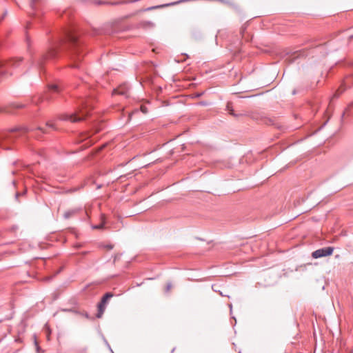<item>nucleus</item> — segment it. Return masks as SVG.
Listing matches in <instances>:
<instances>
[{"label": "nucleus", "instance_id": "obj_1", "mask_svg": "<svg viewBox=\"0 0 353 353\" xmlns=\"http://www.w3.org/2000/svg\"><path fill=\"white\" fill-rule=\"evenodd\" d=\"M92 105L90 103V99H81L79 101V107L77 110L70 114H63L59 117V119L63 121H68L70 122H79L83 120L88 114L89 108Z\"/></svg>", "mask_w": 353, "mask_h": 353}, {"label": "nucleus", "instance_id": "obj_2", "mask_svg": "<svg viewBox=\"0 0 353 353\" xmlns=\"http://www.w3.org/2000/svg\"><path fill=\"white\" fill-rule=\"evenodd\" d=\"M68 39L70 44L72 46V59L74 61V63L71 65V67L74 68H79V65L77 63V61L80 60L81 51L80 49V44L78 40V38L74 34L72 33H69L68 34Z\"/></svg>", "mask_w": 353, "mask_h": 353}, {"label": "nucleus", "instance_id": "obj_3", "mask_svg": "<svg viewBox=\"0 0 353 353\" xmlns=\"http://www.w3.org/2000/svg\"><path fill=\"white\" fill-rule=\"evenodd\" d=\"M22 62V59H17L10 61L8 62L0 61V75H4L9 73L12 74V69H17L19 68Z\"/></svg>", "mask_w": 353, "mask_h": 353}, {"label": "nucleus", "instance_id": "obj_4", "mask_svg": "<svg viewBox=\"0 0 353 353\" xmlns=\"http://www.w3.org/2000/svg\"><path fill=\"white\" fill-rule=\"evenodd\" d=\"M113 296V294L111 292H108L103 295L100 303L98 304V312L96 315L97 318H101L103 314V312L105 310L106 304L108 300Z\"/></svg>", "mask_w": 353, "mask_h": 353}, {"label": "nucleus", "instance_id": "obj_5", "mask_svg": "<svg viewBox=\"0 0 353 353\" xmlns=\"http://www.w3.org/2000/svg\"><path fill=\"white\" fill-rule=\"evenodd\" d=\"M334 248L333 247H325L319 250H315L312 252V256L314 259H318L323 256H330L333 253Z\"/></svg>", "mask_w": 353, "mask_h": 353}, {"label": "nucleus", "instance_id": "obj_6", "mask_svg": "<svg viewBox=\"0 0 353 353\" xmlns=\"http://www.w3.org/2000/svg\"><path fill=\"white\" fill-rule=\"evenodd\" d=\"M352 85H353V75H350L344 79L342 85L336 91V94H341L345 90V88H350Z\"/></svg>", "mask_w": 353, "mask_h": 353}, {"label": "nucleus", "instance_id": "obj_7", "mask_svg": "<svg viewBox=\"0 0 353 353\" xmlns=\"http://www.w3.org/2000/svg\"><path fill=\"white\" fill-rule=\"evenodd\" d=\"M59 92V87L57 85H52L48 88V92L43 97V100L49 101L53 98V94Z\"/></svg>", "mask_w": 353, "mask_h": 353}, {"label": "nucleus", "instance_id": "obj_8", "mask_svg": "<svg viewBox=\"0 0 353 353\" xmlns=\"http://www.w3.org/2000/svg\"><path fill=\"white\" fill-rule=\"evenodd\" d=\"M128 88L127 85H123L116 89H114L112 92V94L113 95L120 94V95H123V96L128 97Z\"/></svg>", "mask_w": 353, "mask_h": 353}, {"label": "nucleus", "instance_id": "obj_9", "mask_svg": "<svg viewBox=\"0 0 353 353\" xmlns=\"http://www.w3.org/2000/svg\"><path fill=\"white\" fill-rule=\"evenodd\" d=\"M81 211V208H73L65 211L63 214V218L68 219L75 214H78Z\"/></svg>", "mask_w": 353, "mask_h": 353}, {"label": "nucleus", "instance_id": "obj_10", "mask_svg": "<svg viewBox=\"0 0 353 353\" xmlns=\"http://www.w3.org/2000/svg\"><path fill=\"white\" fill-rule=\"evenodd\" d=\"M57 50L55 48H52L49 50V52L46 54H43L42 58L43 59H52L56 57Z\"/></svg>", "mask_w": 353, "mask_h": 353}, {"label": "nucleus", "instance_id": "obj_11", "mask_svg": "<svg viewBox=\"0 0 353 353\" xmlns=\"http://www.w3.org/2000/svg\"><path fill=\"white\" fill-rule=\"evenodd\" d=\"M224 4L230 6V8H233L234 10H235L236 11L240 10V7L234 1L225 0Z\"/></svg>", "mask_w": 353, "mask_h": 353}, {"label": "nucleus", "instance_id": "obj_12", "mask_svg": "<svg viewBox=\"0 0 353 353\" xmlns=\"http://www.w3.org/2000/svg\"><path fill=\"white\" fill-rule=\"evenodd\" d=\"M141 26L143 28H151L154 26V24L150 21H143L141 23Z\"/></svg>", "mask_w": 353, "mask_h": 353}, {"label": "nucleus", "instance_id": "obj_13", "mask_svg": "<svg viewBox=\"0 0 353 353\" xmlns=\"http://www.w3.org/2000/svg\"><path fill=\"white\" fill-rule=\"evenodd\" d=\"M12 105L15 108H22L23 107H24L23 104L18 103H14Z\"/></svg>", "mask_w": 353, "mask_h": 353}, {"label": "nucleus", "instance_id": "obj_14", "mask_svg": "<svg viewBox=\"0 0 353 353\" xmlns=\"http://www.w3.org/2000/svg\"><path fill=\"white\" fill-rule=\"evenodd\" d=\"M227 108H228V110L229 111L230 114H231V115H232L234 117H236V114H234V110L232 108H230L229 104L227 105Z\"/></svg>", "mask_w": 353, "mask_h": 353}, {"label": "nucleus", "instance_id": "obj_15", "mask_svg": "<svg viewBox=\"0 0 353 353\" xmlns=\"http://www.w3.org/2000/svg\"><path fill=\"white\" fill-rule=\"evenodd\" d=\"M96 3L99 4V5H101V4H105V3H108V2L99 1V2H97ZM109 3L111 4V5H117V4H119V2H112V3Z\"/></svg>", "mask_w": 353, "mask_h": 353}, {"label": "nucleus", "instance_id": "obj_16", "mask_svg": "<svg viewBox=\"0 0 353 353\" xmlns=\"http://www.w3.org/2000/svg\"><path fill=\"white\" fill-rule=\"evenodd\" d=\"M46 125H47L48 127H50V128H52V129H55L54 124L53 123H52V122H48V123H46Z\"/></svg>", "mask_w": 353, "mask_h": 353}, {"label": "nucleus", "instance_id": "obj_17", "mask_svg": "<svg viewBox=\"0 0 353 353\" xmlns=\"http://www.w3.org/2000/svg\"><path fill=\"white\" fill-rule=\"evenodd\" d=\"M103 227V223L99 224L98 225L93 226V228L94 229H101Z\"/></svg>", "mask_w": 353, "mask_h": 353}, {"label": "nucleus", "instance_id": "obj_18", "mask_svg": "<svg viewBox=\"0 0 353 353\" xmlns=\"http://www.w3.org/2000/svg\"><path fill=\"white\" fill-rule=\"evenodd\" d=\"M35 345H36L37 352L40 353V351H41V350L37 341H35Z\"/></svg>", "mask_w": 353, "mask_h": 353}, {"label": "nucleus", "instance_id": "obj_19", "mask_svg": "<svg viewBox=\"0 0 353 353\" xmlns=\"http://www.w3.org/2000/svg\"><path fill=\"white\" fill-rule=\"evenodd\" d=\"M172 288L171 283H168L166 285V292H169Z\"/></svg>", "mask_w": 353, "mask_h": 353}, {"label": "nucleus", "instance_id": "obj_20", "mask_svg": "<svg viewBox=\"0 0 353 353\" xmlns=\"http://www.w3.org/2000/svg\"><path fill=\"white\" fill-rule=\"evenodd\" d=\"M105 248H107L108 250H112L113 248V245H107L105 246Z\"/></svg>", "mask_w": 353, "mask_h": 353}, {"label": "nucleus", "instance_id": "obj_21", "mask_svg": "<svg viewBox=\"0 0 353 353\" xmlns=\"http://www.w3.org/2000/svg\"><path fill=\"white\" fill-rule=\"evenodd\" d=\"M37 0H32V3H31V6L33 7V3H34V2L36 1Z\"/></svg>", "mask_w": 353, "mask_h": 353}, {"label": "nucleus", "instance_id": "obj_22", "mask_svg": "<svg viewBox=\"0 0 353 353\" xmlns=\"http://www.w3.org/2000/svg\"><path fill=\"white\" fill-rule=\"evenodd\" d=\"M141 110L144 112H145V108H143V107H141Z\"/></svg>", "mask_w": 353, "mask_h": 353}, {"label": "nucleus", "instance_id": "obj_23", "mask_svg": "<svg viewBox=\"0 0 353 353\" xmlns=\"http://www.w3.org/2000/svg\"><path fill=\"white\" fill-rule=\"evenodd\" d=\"M64 312H66V311H71L70 310H63Z\"/></svg>", "mask_w": 353, "mask_h": 353}, {"label": "nucleus", "instance_id": "obj_24", "mask_svg": "<svg viewBox=\"0 0 353 353\" xmlns=\"http://www.w3.org/2000/svg\"><path fill=\"white\" fill-rule=\"evenodd\" d=\"M201 95V94H198L196 96L200 97Z\"/></svg>", "mask_w": 353, "mask_h": 353}, {"label": "nucleus", "instance_id": "obj_25", "mask_svg": "<svg viewBox=\"0 0 353 353\" xmlns=\"http://www.w3.org/2000/svg\"><path fill=\"white\" fill-rule=\"evenodd\" d=\"M201 104H202V105H205V103H203V102H201Z\"/></svg>", "mask_w": 353, "mask_h": 353}]
</instances>
